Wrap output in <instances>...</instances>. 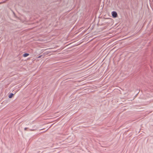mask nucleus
I'll list each match as a JSON object with an SVG mask.
<instances>
[{"mask_svg":"<svg viewBox=\"0 0 153 153\" xmlns=\"http://www.w3.org/2000/svg\"><path fill=\"white\" fill-rule=\"evenodd\" d=\"M27 128H24V129L25 130H26L27 129Z\"/></svg>","mask_w":153,"mask_h":153,"instance_id":"obj_4","label":"nucleus"},{"mask_svg":"<svg viewBox=\"0 0 153 153\" xmlns=\"http://www.w3.org/2000/svg\"><path fill=\"white\" fill-rule=\"evenodd\" d=\"M112 16L114 18H116L117 17V13L115 11H113L111 13Z\"/></svg>","mask_w":153,"mask_h":153,"instance_id":"obj_1","label":"nucleus"},{"mask_svg":"<svg viewBox=\"0 0 153 153\" xmlns=\"http://www.w3.org/2000/svg\"><path fill=\"white\" fill-rule=\"evenodd\" d=\"M41 57V56H39L38 57V58H40Z\"/></svg>","mask_w":153,"mask_h":153,"instance_id":"obj_5","label":"nucleus"},{"mask_svg":"<svg viewBox=\"0 0 153 153\" xmlns=\"http://www.w3.org/2000/svg\"><path fill=\"white\" fill-rule=\"evenodd\" d=\"M13 94H10L9 96V97L10 98H11L13 96Z\"/></svg>","mask_w":153,"mask_h":153,"instance_id":"obj_3","label":"nucleus"},{"mask_svg":"<svg viewBox=\"0 0 153 153\" xmlns=\"http://www.w3.org/2000/svg\"><path fill=\"white\" fill-rule=\"evenodd\" d=\"M29 55V54L27 53H25L23 55V56L24 57H26L28 56Z\"/></svg>","mask_w":153,"mask_h":153,"instance_id":"obj_2","label":"nucleus"},{"mask_svg":"<svg viewBox=\"0 0 153 153\" xmlns=\"http://www.w3.org/2000/svg\"><path fill=\"white\" fill-rule=\"evenodd\" d=\"M31 131H33V130H30Z\"/></svg>","mask_w":153,"mask_h":153,"instance_id":"obj_6","label":"nucleus"}]
</instances>
